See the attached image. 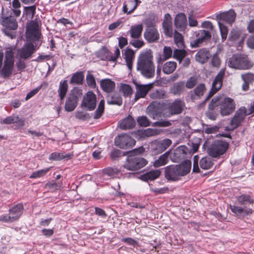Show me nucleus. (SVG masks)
<instances>
[{"mask_svg": "<svg viewBox=\"0 0 254 254\" xmlns=\"http://www.w3.org/2000/svg\"><path fill=\"white\" fill-rule=\"evenodd\" d=\"M219 105L221 106L220 113L222 116L230 114L235 109V103L233 99L222 97H215L213 98L209 105V108H212Z\"/></svg>", "mask_w": 254, "mask_h": 254, "instance_id": "7ed1b4c3", "label": "nucleus"}, {"mask_svg": "<svg viewBox=\"0 0 254 254\" xmlns=\"http://www.w3.org/2000/svg\"><path fill=\"white\" fill-rule=\"evenodd\" d=\"M83 79V72L82 71H78L72 75L70 80V83L80 85L82 84Z\"/></svg>", "mask_w": 254, "mask_h": 254, "instance_id": "e433bc0d", "label": "nucleus"}, {"mask_svg": "<svg viewBox=\"0 0 254 254\" xmlns=\"http://www.w3.org/2000/svg\"><path fill=\"white\" fill-rule=\"evenodd\" d=\"M36 51L35 47L32 43H27L22 48L19 49L17 55L21 59H27L30 58Z\"/></svg>", "mask_w": 254, "mask_h": 254, "instance_id": "f8f14e48", "label": "nucleus"}, {"mask_svg": "<svg viewBox=\"0 0 254 254\" xmlns=\"http://www.w3.org/2000/svg\"><path fill=\"white\" fill-rule=\"evenodd\" d=\"M209 54L208 52L205 49L200 50L195 55V60L197 62L201 64L205 63L208 59Z\"/></svg>", "mask_w": 254, "mask_h": 254, "instance_id": "473e14b6", "label": "nucleus"}, {"mask_svg": "<svg viewBox=\"0 0 254 254\" xmlns=\"http://www.w3.org/2000/svg\"><path fill=\"white\" fill-rule=\"evenodd\" d=\"M231 210L237 215L246 216L252 214V208H248L247 206H239L237 205H230Z\"/></svg>", "mask_w": 254, "mask_h": 254, "instance_id": "393cba45", "label": "nucleus"}, {"mask_svg": "<svg viewBox=\"0 0 254 254\" xmlns=\"http://www.w3.org/2000/svg\"><path fill=\"white\" fill-rule=\"evenodd\" d=\"M137 121L138 124L142 127H148L150 124V122L145 116L139 117Z\"/></svg>", "mask_w": 254, "mask_h": 254, "instance_id": "4d7b16f0", "label": "nucleus"}, {"mask_svg": "<svg viewBox=\"0 0 254 254\" xmlns=\"http://www.w3.org/2000/svg\"><path fill=\"white\" fill-rule=\"evenodd\" d=\"M241 33L242 31L240 30L233 29L230 32L229 39L232 41H235L240 37Z\"/></svg>", "mask_w": 254, "mask_h": 254, "instance_id": "5fc2aeb1", "label": "nucleus"}, {"mask_svg": "<svg viewBox=\"0 0 254 254\" xmlns=\"http://www.w3.org/2000/svg\"><path fill=\"white\" fill-rule=\"evenodd\" d=\"M135 124L134 120L131 116H128L119 123V127L121 128L126 130L133 128Z\"/></svg>", "mask_w": 254, "mask_h": 254, "instance_id": "cd10ccee", "label": "nucleus"}, {"mask_svg": "<svg viewBox=\"0 0 254 254\" xmlns=\"http://www.w3.org/2000/svg\"><path fill=\"white\" fill-rule=\"evenodd\" d=\"M21 3L19 0H13L12 2V10L16 17H18L21 14Z\"/></svg>", "mask_w": 254, "mask_h": 254, "instance_id": "a19ab883", "label": "nucleus"}, {"mask_svg": "<svg viewBox=\"0 0 254 254\" xmlns=\"http://www.w3.org/2000/svg\"><path fill=\"white\" fill-rule=\"evenodd\" d=\"M145 39L149 42H153L159 38L157 30L154 26H147L144 33Z\"/></svg>", "mask_w": 254, "mask_h": 254, "instance_id": "6ab92c4d", "label": "nucleus"}, {"mask_svg": "<svg viewBox=\"0 0 254 254\" xmlns=\"http://www.w3.org/2000/svg\"><path fill=\"white\" fill-rule=\"evenodd\" d=\"M96 96L91 91L87 92L84 96L82 105L88 110L91 111L95 109L96 106Z\"/></svg>", "mask_w": 254, "mask_h": 254, "instance_id": "9b49d317", "label": "nucleus"}, {"mask_svg": "<svg viewBox=\"0 0 254 254\" xmlns=\"http://www.w3.org/2000/svg\"><path fill=\"white\" fill-rule=\"evenodd\" d=\"M143 28L142 24L134 25L131 26L128 32L130 34L132 38L137 39L141 36Z\"/></svg>", "mask_w": 254, "mask_h": 254, "instance_id": "c85d7f7f", "label": "nucleus"}, {"mask_svg": "<svg viewBox=\"0 0 254 254\" xmlns=\"http://www.w3.org/2000/svg\"><path fill=\"white\" fill-rule=\"evenodd\" d=\"M170 153V151L169 150L161 155L157 160L154 161V166L157 168L166 165L168 162Z\"/></svg>", "mask_w": 254, "mask_h": 254, "instance_id": "72a5a7b5", "label": "nucleus"}, {"mask_svg": "<svg viewBox=\"0 0 254 254\" xmlns=\"http://www.w3.org/2000/svg\"><path fill=\"white\" fill-rule=\"evenodd\" d=\"M105 175L113 177H118L120 175V171L117 168H109L105 170Z\"/></svg>", "mask_w": 254, "mask_h": 254, "instance_id": "49530a36", "label": "nucleus"}, {"mask_svg": "<svg viewBox=\"0 0 254 254\" xmlns=\"http://www.w3.org/2000/svg\"><path fill=\"white\" fill-rule=\"evenodd\" d=\"M236 14L233 10L227 12L220 13L216 15V17L218 21H223L232 24L235 20Z\"/></svg>", "mask_w": 254, "mask_h": 254, "instance_id": "a211bd4d", "label": "nucleus"}, {"mask_svg": "<svg viewBox=\"0 0 254 254\" xmlns=\"http://www.w3.org/2000/svg\"><path fill=\"white\" fill-rule=\"evenodd\" d=\"M123 58L125 60L128 69L131 71L132 68L133 62L135 58V53L130 49H127L123 53Z\"/></svg>", "mask_w": 254, "mask_h": 254, "instance_id": "4be33fe9", "label": "nucleus"}, {"mask_svg": "<svg viewBox=\"0 0 254 254\" xmlns=\"http://www.w3.org/2000/svg\"><path fill=\"white\" fill-rule=\"evenodd\" d=\"M68 89V84L67 80H65L61 81L59 88V94L61 100H63L66 94Z\"/></svg>", "mask_w": 254, "mask_h": 254, "instance_id": "58836bf2", "label": "nucleus"}, {"mask_svg": "<svg viewBox=\"0 0 254 254\" xmlns=\"http://www.w3.org/2000/svg\"><path fill=\"white\" fill-rule=\"evenodd\" d=\"M211 37V35L209 31L204 30H199L196 33V39L191 43V45L193 47H197L198 44L209 40Z\"/></svg>", "mask_w": 254, "mask_h": 254, "instance_id": "dca6fc26", "label": "nucleus"}, {"mask_svg": "<svg viewBox=\"0 0 254 254\" xmlns=\"http://www.w3.org/2000/svg\"><path fill=\"white\" fill-rule=\"evenodd\" d=\"M164 92L162 90H157L152 92L150 96L153 99H161L164 98Z\"/></svg>", "mask_w": 254, "mask_h": 254, "instance_id": "0e129e2a", "label": "nucleus"}, {"mask_svg": "<svg viewBox=\"0 0 254 254\" xmlns=\"http://www.w3.org/2000/svg\"><path fill=\"white\" fill-rule=\"evenodd\" d=\"M171 125V123L168 121H160L154 123L153 126L158 127H169Z\"/></svg>", "mask_w": 254, "mask_h": 254, "instance_id": "774afa93", "label": "nucleus"}, {"mask_svg": "<svg viewBox=\"0 0 254 254\" xmlns=\"http://www.w3.org/2000/svg\"><path fill=\"white\" fill-rule=\"evenodd\" d=\"M242 78L244 82H247L249 83L254 81V74L248 73L242 75Z\"/></svg>", "mask_w": 254, "mask_h": 254, "instance_id": "e2e57ef3", "label": "nucleus"}, {"mask_svg": "<svg viewBox=\"0 0 254 254\" xmlns=\"http://www.w3.org/2000/svg\"><path fill=\"white\" fill-rule=\"evenodd\" d=\"M237 201L239 203L242 205L245 204L247 202L250 203H253L254 202V200L248 194H242L239 196L237 198Z\"/></svg>", "mask_w": 254, "mask_h": 254, "instance_id": "de8ad7c7", "label": "nucleus"}, {"mask_svg": "<svg viewBox=\"0 0 254 254\" xmlns=\"http://www.w3.org/2000/svg\"><path fill=\"white\" fill-rule=\"evenodd\" d=\"M107 103L109 104L121 105L122 104V98L119 94L115 93L111 96H108Z\"/></svg>", "mask_w": 254, "mask_h": 254, "instance_id": "4c0bfd02", "label": "nucleus"}, {"mask_svg": "<svg viewBox=\"0 0 254 254\" xmlns=\"http://www.w3.org/2000/svg\"><path fill=\"white\" fill-rule=\"evenodd\" d=\"M104 110V100H102L98 105V109L96 111L94 118L98 119L102 115Z\"/></svg>", "mask_w": 254, "mask_h": 254, "instance_id": "864d4df0", "label": "nucleus"}, {"mask_svg": "<svg viewBox=\"0 0 254 254\" xmlns=\"http://www.w3.org/2000/svg\"><path fill=\"white\" fill-rule=\"evenodd\" d=\"M213 164L212 159L209 157H203L200 161V166L204 170L211 168Z\"/></svg>", "mask_w": 254, "mask_h": 254, "instance_id": "ea45409f", "label": "nucleus"}, {"mask_svg": "<svg viewBox=\"0 0 254 254\" xmlns=\"http://www.w3.org/2000/svg\"><path fill=\"white\" fill-rule=\"evenodd\" d=\"M136 69L145 78H151L154 76L155 66L150 50H147L140 53L137 59Z\"/></svg>", "mask_w": 254, "mask_h": 254, "instance_id": "f257e3e1", "label": "nucleus"}, {"mask_svg": "<svg viewBox=\"0 0 254 254\" xmlns=\"http://www.w3.org/2000/svg\"><path fill=\"white\" fill-rule=\"evenodd\" d=\"M174 39L175 43L179 48H182L184 47L183 37L181 34L175 31Z\"/></svg>", "mask_w": 254, "mask_h": 254, "instance_id": "79ce46f5", "label": "nucleus"}, {"mask_svg": "<svg viewBox=\"0 0 254 254\" xmlns=\"http://www.w3.org/2000/svg\"><path fill=\"white\" fill-rule=\"evenodd\" d=\"M102 89L106 92H112L115 88V83L110 79H104L100 81Z\"/></svg>", "mask_w": 254, "mask_h": 254, "instance_id": "c756f323", "label": "nucleus"}, {"mask_svg": "<svg viewBox=\"0 0 254 254\" xmlns=\"http://www.w3.org/2000/svg\"><path fill=\"white\" fill-rule=\"evenodd\" d=\"M147 113L152 119L158 120L162 116V108L159 104L152 102L148 106Z\"/></svg>", "mask_w": 254, "mask_h": 254, "instance_id": "4468645a", "label": "nucleus"}, {"mask_svg": "<svg viewBox=\"0 0 254 254\" xmlns=\"http://www.w3.org/2000/svg\"><path fill=\"white\" fill-rule=\"evenodd\" d=\"M183 174L182 172H179L177 165H171L165 168V177L169 180H178L181 177L180 174Z\"/></svg>", "mask_w": 254, "mask_h": 254, "instance_id": "ddd939ff", "label": "nucleus"}, {"mask_svg": "<svg viewBox=\"0 0 254 254\" xmlns=\"http://www.w3.org/2000/svg\"><path fill=\"white\" fill-rule=\"evenodd\" d=\"M76 107V104L74 101L71 100L70 99H68L65 105V109L66 111L70 112L73 111Z\"/></svg>", "mask_w": 254, "mask_h": 254, "instance_id": "052dcab7", "label": "nucleus"}, {"mask_svg": "<svg viewBox=\"0 0 254 254\" xmlns=\"http://www.w3.org/2000/svg\"><path fill=\"white\" fill-rule=\"evenodd\" d=\"M225 72V68H222L218 73L213 81L211 89L209 91V94L206 97L205 100H208L221 88L222 85V82Z\"/></svg>", "mask_w": 254, "mask_h": 254, "instance_id": "6e6552de", "label": "nucleus"}, {"mask_svg": "<svg viewBox=\"0 0 254 254\" xmlns=\"http://www.w3.org/2000/svg\"><path fill=\"white\" fill-rule=\"evenodd\" d=\"M186 52L183 50L176 49L174 51L173 57L181 63L182 60L186 57Z\"/></svg>", "mask_w": 254, "mask_h": 254, "instance_id": "c03bdc74", "label": "nucleus"}, {"mask_svg": "<svg viewBox=\"0 0 254 254\" xmlns=\"http://www.w3.org/2000/svg\"><path fill=\"white\" fill-rule=\"evenodd\" d=\"M130 44L135 48H140L143 46L144 42L141 40L134 39L130 41Z\"/></svg>", "mask_w": 254, "mask_h": 254, "instance_id": "338daca9", "label": "nucleus"}, {"mask_svg": "<svg viewBox=\"0 0 254 254\" xmlns=\"http://www.w3.org/2000/svg\"><path fill=\"white\" fill-rule=\"evenodd\" d=\"M185 106L184 102L180 100H176L169 106V110L171 114H178L182 112Z\"/></svg>", "mask_w": 254, "mask_h": 254, "instance_id": "b1692460", "label": "nucleus"}, {"mask_svg": "<svg viewBox=\"0 0 254 254\" xmlns=\"http://www.w3.org/2000/svg\"><path fill=\"white\" fill-rule=\"evenodd\" d=\"M135 144V140L127 134H122L115 138V145L122 149L131 148Z\"/></svg>", "mask_w": 254, "mask_h": 254, "instance_id": "0eeeda50", "label": "nucleus"}, {"mask_svg": "<svg viewBox=\"0 0 254 254\" xmlns=\"http://www.w3.org/2000/svg\"><path fill=\"white\" fill-rule=\"evenodd\" d=\"M86 79L87 84L91 88H95L96 87V82L94 77L89 72L86 76Z\"/></svg>", "mask_w": 254, "mask_h": 254, "instance_id": "13d9d810", "label": "nucleus"}, {"mask_svg": "<svg viewBox=\"0 0 254 254\" xmlns=\"http://www.w3.org/2000/svg\"><path fill=\"white\" fill-rule=\"evenodd\" d=\"M26 34L32 41L39 40L41 37L39 24L37 22L31 21L27 26Z\"/></svg>", "mask_w": 254, "mask_h": 254, "instance_id": "1a4fd4ad", "label": "nucleus"}, {"mask_svg": "<svg viewBox=\"0 0 254 254\" xmlns=\"http://www.w3.org/2000/svg\"><path fill=\"white\" fill-rule=\"evenodd\" d=\"M219 29L221 33L222 41H224L227 37L228 30L227 27L221 23L220 21H218Z\"/></svg>", "mask_w": 254, "mask_h": 254, "instance_id": "8fccbe9b", "label": "nucleus"}, {"mask_svg": "<svg viewBox=\"0 0 254 254\" xmlns=\"http://www.w3.org/2000/svg\"><path fill=\"white\" fill-rule=\"evenodd\" d=\"M15 47H8L6 49L4 65L0 72L1 75L4 77L10 76L13 69L14 51Z\"/></svg>", "mask_w": 254, "mask_h": 254, "instance_id": "39448f33", "label": "nucleus"}, {"mask_svg": "<svg viewBox=\"0 0 254 254\" xmlns=\"http://www.w3.org/2000/svg\"><path fill=\"white\" fill-rule=\"evenodd\" d=\"M140 2L141 1L139 0H126L123 7V12L127 14L131 13Z\"/></svg>", "mask_w": 254, "mask_h": 254, "instance_id": "5701e85b", "label": "nucleus"}, {"mask_svg": "<svg viewBox=\"0 0 254 254\" xmlns=\"http://www.w3.org/2000/svg\"><path fill=\"white\" fill-rule=\"evenodd\" d=\"M206 89L204 84L200 83L189 92V96L192 101L200 99L206 92Z\"/></svg>", "mask_w": 254, "mask_h": 254, "instance_id": "f3484780", "label": "nucleus"}, {"mask_svg": "<svg viewBox=\"0 0 254 254\" xmlns=\"http://www.w3.org/2000/svg\"><path fill=\"white\" fill-rule=\"evenodd\" d=\"M143 151L144 148L143 147L132 150L127 157L123 167L131 171L137 170L143 167L147 164V161L137 155L138 153H141Z\"/></svg>", "mask_w": 254, "mask_h": 254, "instance_id": "f03ea898", "label": "nucleus"}, {"mask_svg": "<svg viewBox=\"0 0 254 254\" xmlns=\"http://www.w3.org/2000/svg\"><path fill=\"white\" fill-rule=\"evenodd\" d=\"M23 209L22 204H18L9 210V214L14 221L19 218L22 214Z\"/></svg>", "mask_w": 254, "mask_h": 254, "instance_id": "2f4dec72", "label": "nucleus"}, {"mask_svg": "<svg viewBox=\"0 0 254 254\" xmlns=\"http://www.w3.org/2000/svg\"><path fill=\"white\" fill-rule=\"evenodd\" d=\"M172 144L170 139H165L161 140H155L151 144L152 148L155 150L156 153H160L164 151Z\"/></svg>", "mask_w": 254, "mask_h": 254, "instance_id": "2eb2a0df", "label": "nucleus"}, {"mask_svg": "<svg viewBox=\"0 0 254 254\" xmlns=\"http://www.w3.org/2000/svg\"><path fill=\"white\" fill-rule=\"evenodd\" d=\"M229 146V144L226 141L216 140L214 141L209 148V154L213 157H217L223 154Z\"/></svg>", "mask_w": 254, "mask_h": 254, "instance_id": "423d86ee", "label": "nucleus"}, {"mask_svg": "<svg viewBox=\"0 0 254 254\" xmlns=\"http://www.w3.org/2000/svg\"><path fill=\"white\" fill-rule=\"evenodd\" d=\"M50 170V168H46L44 169H42L40 170H38L35 172H34L30 178L31 179H35L37 178H40L45 175Z\"/></svg>", "mask_w": 254, "mask_h": 254, "instance_id": "3c124183", "label": "nucleus"}, {"mask_svg": "<svg viewBox=\"0 0 254 254\" xmlns=\"http://www.w3.org/2000/svg\"><path fill=\"white\" fill-rule=\"evenodd\" d=\"M160 173V171L159 170L150 171L142 175L141 179L144 181L154 180L159 177Z\"/></svg>", "mask_w": 254, "mask_h": 254, "instance_id": "c9c22d12", "label": "nucleus"}, {"mask_svg": "<svg viewBox=\"0 0 254 254\" xmlns=\"http://www.w3.org/2000/svg\"><path fill=\"white\" fill-rule=\"evenodd\" d=\"M152 87L151 84L136 85V92L134 100L137 101L139 98H144Z\"/></svg>", "mask_w": 254, "mask_h": 254, "instance_id": "aec40b11", "label": "nucleus"}, {"mask_svg": "<svg viewBox=\"0 0 254 254\" xmlns=\"http://www.w3.org/2000/svg\"><path fill=\"white\" fill-rule=\"evenodd\" d=\"M172 50L170 47H164L163 49V55L165 59H168L172 56Z\"/></svg>", "mask_w": 254, "mask_h": 254, "instance_id": "69168bd1", "label": "nucleus"}, {"mask_svg": "<svg viewBox=\"0 0 254 254\" xmlns=\"http://www.w3.org/2000/svg\"><path fill=\"white\" fill-rule=\"evenodd\" d=\"M176 67L177 63L175 62H167L163 65V71L165 74H169L173 72Z\"/></svg>", "mask_w": 254, "mask_h": 254, "instance_id": "f704fd0d", "label": "nucleus"}, {"mask_svg": "<svg viewBox=\"0 0 254 254\" xmlns=\"http://www.w3.org/2000/svg\"><path fill=\"white\" fill-rule=\"evenodd\" d=\"M197 82V78L195 76H192L189 78L186 83V87L188 89L192 88Z\"/></svg>", "mask_w": 254, "mask_h": 254, "instance_id": "6e6d98bb", "label": "nucleus"}, {"mask_svg": "<svg viewBox=\"0 0 254 254\" xmlns=\"http://www.w3.org/2000/svg\"><path fill=\"white\" fill-rule=\"evenodd\" d=\"M174 22L176 27L179 30H185L187 26V17L183 13H180L177 14Z\"/></svg>", "mask_w": 254, "mask_h": 254, "instance_id": "412c9836", "label": "nucleus"}, {"mask_svg": "<svg viewBox=\"0 0 254 254\" xmlns=\"http://www.w3.org/2000/svg\"><path fill=\"white\" fill-rule=\"evenodd\" d=\"M18 120V117L14 116H11L7 117L1 121V123L5 124H10L12 123H17Z\"/></svg>", "mask_w": 254, "mask_h": 254, "instance_id": "680f3d73", "label": "nucleus"}, {"mask_svg": "<svg viewBox=\"0 0 254 254\" xmlns=\"http://www.w3.org/2000/svg\"><path fill=\"white\" fill-rule=\"evenodd\" d=\"M252 112H254V109L251 112H248L245 107H241L236 112L235 116L231 120L232 128H234L239 126L241 122L244 120L245 117Z\"/></svg>", "mask_w": 254, "mask_h": 254, "instance_id": "9d476101", "label": "nucleus"}, {"mask_svg": "<svg viewBox=\"0 0 254 254\" xmlns=\"http://www.w3.org/2000/svg\"><path fill=\"white\" fill-rule=\"evenodd\" d=\"M184 88V83L183 82H179L175 83L171 88V92L174 94H179Z\"/></svg>", "mask_w": 254, "mask_h": 254, "instance_id": "a18cd8bd", "label": "nucleus"}, {"mask_svg": "<svg viewBox=\"0 0 254 254\" xmlns=\"http://www.w3.org/2000/svg\"><path fill=\"white\" fill-rule=\"evenodd\" d=\"M1 24L8 29L12 30L16 29L18 26L15 18L11 15L3 17Z\"/></svg>", "mask_w": 254, "mask_h": 254, "instance_id": "bb28decb", "label": "nucleus"}, {"mask_svg": "<svg viewBox=\"0 0 254 254\" xmlns=\"http://www.w3.org/2000/svg\"><path fill=\"white\" fill-rule=\"evenodd\" d=\"M162 26L165 34L169 37H172L173 35V29L171 23L163 22Z\"/></svg>", "mask_w": 254, "mask_h": 254, "instance_id": "603ef678", "label": "nucleus"}, {"mask_svg": "<svg viewBox=\"0 0 254 254\" xmlns=\"http://www.w3.org/2000/svg\"><path fill=\"white\" fill-rule=\"evenodd\" d=\"M179 172H182L183 174H180L181 176H184L188 174L191 167V162L189 160H186L179 165H177Z\"/></svg>", "mask_w": 254, "mask_h": 254, "instance_id": "7c9ffc66", "label": "nucleus"}, {"mask_svg": "<svg viewBox=\"0 0 254 254\" xmlns=\"http://www.w3.org/2000/svg\"><path fill=\"white\" fill-rule=\"evenodd\" d=\"M187 151L188 149L187 147L180 146L174 150V156L171 157V159L174 162H178L185 156Z\"/></svg>", "mask_w": 254, "mask_h": 254, "instance_id": "a878e982", "label": "nucleus"}, {"mask_svg": "<svg viewBox=\"0 0 254 254\" xmlns=\"http://www.w3.org/2000/svg\"><path fill=\"white\" fill-rule=\"evenodd\" d=\"M161 131L159 129L148 128L143 131V134L144 136L149 137L159 134Z\"/></svg>", "mask_w": 254, "mask_h": 254, "instance_id": "09e8293b", "label": "nucleus"}, {"mask_svg": "<svg viewBox=\"0 0 254 254\" xmlns=\"http://www.w3.org/2000/svg\"><path fill=\"white\" fill-rule=\"evenodd\" d=\"M226 63L229 67L234 69H248L253 66L248 57L242 55H234L227 60Z\"/></svg>", "mask_w": 254, "mask_h": 254, "instance_id": "20e7f679", "label": "nucleus"}, {"mask_svg": "<svg viewBox=\"0 0 254 254\" xmlns=\"http://www.w3.org/2000/svg\"><path fill=\"white\" fill-rule=\"evenodd\" d=\"M65 158L63 153L54 152L50 154L49 159L50 160L59 161Z\"/></svg>", "mask_w": 254, "mask_h": 254, "instance_id": "bf43d9fd", "label": "nucleus"}, {"mask_svg": "<svg viewBox=\"0 0 254 254\" xmlns=\"http://www.w3.org/2000/svg\"><path fill=\"white\" fill-rule=\"evenodd\" d=\"M120 91L123 93L125 96H128L132 94V89L131 86L127 84H122L120 87Z\"/></svg>", "mask_w": 254, "mask_h": 254, "instance_id": "37998d69", "label": "nucleus"}]
</instances>
